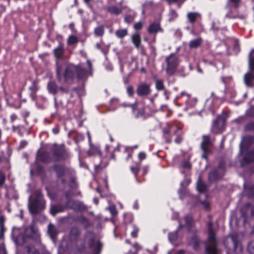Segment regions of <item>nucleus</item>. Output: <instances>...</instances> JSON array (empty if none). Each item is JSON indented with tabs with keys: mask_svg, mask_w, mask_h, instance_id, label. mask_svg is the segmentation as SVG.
Wrapping results in <instances>:
<instances>
[{
	"mask_svg": "<svg viewBox=\"0 0 254 254\" xmlns=\"http://www.w3.org/2000/svg\"><path fill=\"white\" fill-rule=\"evenodd\" d=\"M155 87L158 90H163L164 85L163 81L158 79H155Z\"/></svg>",
	"mask_w": 254,
	"mask_h": 254,
	"instance_id": "37",
	"label": "nucleus"
},
{
	"mask_svg": "<svg viewBox=\"0 0 254 254\" xmlns=\"http://www.w3.org/2000/svg\"><path fill=\"white\" fill-rule=\"evenodd\" d=\"M187 17L190 22L193 23L199 17V14L196 12H189L188 13Z\"/></svg>",
	"mask_w": 254,
	"mask_h": 254,
	"instance_id": "31",
	"label": "nucleus"
},
{
	"mask_svg": "<svg viewBox=\"0 0 254 254\" xmlns=\"http://www.w3.org/2000/svg\"><path fill=\"white\" fill-rule=\"evenodd\" d=\"M90 147L88 152L89 155H99L101 156V153L100 148L97 146L90 145Z\"/></svg>",
	"mask_w": 254,
	"mask_h": 254,
	"instance_id": "22",
	"label": "nucleus"
},
{
	"mask_svg": "<svg viewBox=\"0 0 254 254\" xmlns=\"http://www.w3.org/2000/svg\"><path fill=\"white\" fill-rule=\"evenodd\" d=\"M184 227V225L180 223L177 230H176V231H178V232H179V231L182 229V228H183Z\"/></svg>",
	"mask_w": 254,
	"mask_h": 254,
	"instance_id": "62",
	"label": "nucleus"
},
{
	"mask_svg": "<svg viewBox=\"0 0 254 254\" xmlns=\"http://www.w3.org/2000/svg\"><path fill=\"white\" fill-rule=\"evenodd\" d=\"M78 42L77 38L73 35L70 36L67 40V43L69 45H72Z\"/></svg>",
	"mask_w": 254,
	"mask_h": 254,
	"instance_id": "41",
	"label": "nucleus"
},
{
	"mask_svg": "<svg viewBox=\"0 0 254 254\" xmlns=\"http://www.w3.org/2000/svg\"><path fill=\"white\" fill-rule=\"evenodd\" d=\"M244 78L245 83L247 86H253L252 82L254 79V74L252 72H249L246 73Z\"/></svg>",
	"mask_w": 254,
	"mask_h": 254,
	"instance_id": "18",
	"label": "nucleus"
},
{
	"mask_svg": "<svg viewBox=\"0 0 254 254\" xmlns=\"http://www.w3.org/2000/svg\"><path fill=\"white\" fill-rule=\"evenodd\" d=\"M0 254H6V249L2 245H0Z\"/></svg>",
	"mask_w": 254,
	"mask_h": 254,
	"instance_id": "54",
	"label": "nucleus"
},
{
	"mask_svg": "<svg viewBox=\"0 0 254 254\" xmlns=\"http://www.w3.org/2000/svg\"><path fill=\"white\" fill-rule=\"evenodd\" d=\"M196 189L199 192H204L207 189L206 186L201 181L200 177L197 182Z\"/></svg>",
	"mask_w": 254,
	"mask_h": 254,
	"instance_id": "29",
	"label": "nucleus"
},
{
	"mask_svg": "<svg viewBox=\"0 0 254 254\" xmlns=\"http://www.w3.org/2000/svg\"><path fill=\"white\" fill-rule=\"evenodd\" d=\"M66 207H51L50 213L53 216H56L57 214L64 212ZM73 208L74 210H80L81 207H70Z\"/></svg>",
	"mask_w": 254,
	"mask_h": 254,
	"instance_id": "17",
	"label": "nucleus"
},
{
	"mask_svg": "<svg viewBox=\"0 0 254 254\" xmlns=\"http://www.w3.org/2000/svg\"><path fill=\"white\" fill-rule=\"evenodd\" d=\"M134 16L131 15H127L125 17V21L126 22L129 23L133 21Z\"/></svg>",
	"mask_w": 254,
	"mask_h": 254,
	"instance_id": "47",
	"label": "nucleus"
},
{
	"mask_svg": "<svg viewBox=\"0 0 254 254\" xmlns=\"http://www.w3.org/2000/svg\"><path fill=\"white\" fill-rule=\"evenodd\" d=\"M19 217H20L21 219H23V211L22 209L20 210V213L18 215Z\"/></svg>",
	"mask_w": 254,
	"mask_h": 254,
	"instance_id": "64",
	"label": "nucleus"
},
{
	"mask_svg": "<svg viewBox=\"0 0 254 254\" xmlns=\"http://www.w3.org/2000/svg\"><path fill=\"white\" fill-rule=\"evenodd\" d=\"M178 237V231H174L173 232H170L168 234V239L170 241H176Z\"/></svg>",
	"mask_w": 254,
	"mask_h": 254,
	"instance_id": "39",
	"label": "nucleus"
},
{
	"mask_svg": "<svg viewBox=\"0 0 254 254\" xmlns=\"http://www.w3.org/2000/svg\"><path fill=\"white\" fill-rule=\"evenodd\" d=\"M86 246L90 250H92V254H101L103 247V243L97 238L96 234L93 231H87L83 237V243L77 246V251L80 253H84Z\"/></svg>",
	"mask_w": 254,
	"mask_h": 254,
	"instance_id": "2",
	"label": "nucleus"
},
{
	"mask_svg": "<svg viewBox=\"0 0 254 254\" xmlns=\"http://www.w3.org/2000/svg\"><path fill=\"white\" fill-rule=\"evenodd\" d=\"M137 93L139 96H146L150 92V85L143 83L140 84L136 90Z\"/></svg>",
	"mask_w": 254,
	"mask_h": 254,
	"instance_id": "9",
	"label": "nucleus"
},
{
	"mask_svg": "<svg viewBox=\"0 0 254 254\" xmlns=\"http://www.w3.org/2000/svg\"><path fill=\"white\" fill-rule=\"evenodd\" d=\"M254 140V138L251 136H247L243 138L242 141L240 144V152H242V149L247 145L251 144Z\"/></svg>",
	"mask_w": 254,
	"mask_h": 254,
	"instance_id": "21",
	"label": "nucleus"
},
{
	"mask_svg": "<svg viewBox=\"0 0 254 254\" xmlns=\"http://www.w3.org/2000/svg\"><path fill=\"white\" fill-rule=\"evenodd\" d=\"M74 220L79 222L85 229H88L92 225L89 219L82 215L77 216Z\"/></svg>",
	"mask_w": 254,
	"mask_h": 254,
	"instance_id": "10",
	"label": "nucleus"
},
{
	"mask_svg": "<svg viewBox=\"0 0 254 254\" xmlns=\"http://www.w3.org/2000/svg\"><path fill=\"white\" fill-rule=\"evenodd\" d=\"M133 247L135 249L136 251L137 252L140 249H141V247L138 245L137 243H135L133 245Z\"/></svg>",
	"mask_w": 254,
	"mask_h": 254,
	"instance_id": "57",
	"label": "nucleus"
},
{
	"mask_svg": "<svg viewBox=\"0 0 254 254\" xmlns=\"http://www.w3.org/2000/svg\"><path fill=\"white\" fill-rule=\"evenodd\" d=\"M45 205V204H39L36 201L34 203L32 204L31 205H30L29 206H34V207H36V206H43V205Z\"/></svg>",
	"mask_w": 254,
	"mask_h": 254,
	"instance_id": "60",
	"label": "nucleus"
},
{
	"mask_svg": "<svg viewBox=\"0 0 254 254\" xmlns=\"http://www.w3.org/2000/svg\"><path fill=\"white\" fill-rule=\"evenodd\" d=\"M228 2L231 3L235 7H237L239 4L240 0H228Z\"/></svg>",
	"mask_w": 254,
	"mask_h": 254,
	"instance_id": "50",
	"label": "nucleus"
},
{
	"mask_svg": "<svg viewBox=\"0 0 254 254\" xmlns=\"http://www.w3.org/2000/svg\"><path fill=\"white\" fill-rule=\"evenodd\" d=\"M54 155L57 159H65L68 155L63 147L56 149L54 152Z\"/></svg>",
	"mask_w": 254,
	"mask_h": 254,
	"instance_id": "11",
	"label": "nucleus"
},
{
	"mask_svg": "<svg viewBox=\"0 0 254 254\" xmlns=\"http://www.w3.org/2000/svg\"><path fill=\"white\" fill-rule=\"evenodd\" d=\"M45 207H28L29 212L34 216L40 214Z\"/></svg>",
	"mask_w": 254,
	"mask_h": 254,
	"instance_id": "27",
	"label": "nucleus"
},
{
	"mask_svg": "<svg viewBox=\"0 0 254 254\" xmlns=\"http://www.w3.org/2000/svg\"><path fill=\"white\" fill-rule=\"evenodd\" d=\"M130 170L134 174L135 177H136L138 172L139 171V168L138 167H134L132 166L130 167Z\"/></svg>",
	"mask_w": 254,
	"mask_h": 254,
	"instance_id": "49",
	"label": "nucleus"
},
{
	"mask_svg": "<svg viewBox=\"0 0 254 254\" xmlns=\"http://www.w3.org/2000/svg\"><path fill=\"white\" fill-rule=\"evenodd\" d=\"M80 235V231L77 227L71 228L69 232V238L72 241H76Z\"/></svg>",
	"mask_w": 254,
	"mask_h": 254,
	"instance_id": "16",
	"label": "nucleus"
},
{
	"mask_svg": "<svg viewBox=\"0 0 254 254\" xmlns=\"http://www.w3.org/2000/svg\"><path fill=\"white\" fill-rule=\"evenodd\" d=\"M247 251L250 254H254V240L251 241L248 243Z\"/></svg>",
	"mask_w": 254,
	"mask_h": 254,
	"instance_id": "38",
	"label": "nucleus"
},
{
	"mask_svg": "<svg viewBox=\"0 0 254 254\" xmlns=\"http://www.w3.org/2000/svg\"><path fill=\"white\" fill-rule=\"evenodd\" d=\"M88 69L82 68V64H79L78 66L73 64H63L58 65L57 67V74L59 80L60 82H68L74 76L75 74L78 79H82L85 77L91 69L92 64L90 61H87Z\"/></svg>",
	"mask_w": 254,
	"mask_h": 254,
	"instance_id": "1",
	"label": "nucleus"
},
{
	"mask_svg": "<svg viewBox=\"0 0 254 254\" xmlns=\"http://www.w3.org/2000/svg\"><path fill=\"white\" fill-rule=\"evenodd\" d=\"M94 34L96 36L101 37L104 34V27L103 26L101 25L96 27L94 29Z\"/></svg>",
	"mask_w": 254,
	"mask_h": 254,
	"instance_id": "34",
	"label": "nucleus"
},
{
	"mask_svg": "<svg viewBox=\"0 0 254 254\" xmlns=\"http://www.w3.org/2000/svg\"><path fill=\"white\" fill-rule=\"evenodd\" d=\"M184 219L186 227L189 229H191L194 224L192 216L190 214L187 215L185 216Z\"/></svg>",
	"mask_w": 254,
	"mask_h": 254,
	"instance_id": "23",
	"label": "nucleus"
},
{
	"mask_svg": "<svg viewBox=\"0 0 254 254\" xmlns=\"http://www.w3.org/2000/svg\"><path fill=\"white\" fill-rule=\"evenodd\" d=\"M49 91L52 93H55L56 92V86L54 83L50 82L48 85Z\"/></svg>",
	"mask_w": 254,
	"mask_h": 254,
	"instance_id": "42",
	"label": "nucleus"
},
{
	"mask_svg": "<svg viewBox=\"0 0 254 254\" xmlns=\"http://www.w3.org/2000/svg\"><path fill=\"white\" fill-rule=\"evenodd\" d=\"M224 125V120L221 116L217 117V119L213 123L211 131L214 133H219L223 131Z\"/></svg>",
	"mask_w": 254,
	"mask_h": 254,
	"instance_id": "7",
	"label": "nucleus"
},
{
	"mask_svg": "<svg viewBox=\"0 0 254 254\" xmlns=\"http://www.w3.org/2000/svg\"><path fill=\"white\" fill-rule=\"evenodd\" d=\"M254 53V49H253L249 54V67L252 70H254V57L252 56L253 54Z\"/></svg>",
	"mask_w": 254,
	"mask_h": 254,
	"instance_id": "35",
	"label": "nucleus"
},
{
	"mask_svg": "<svg viewBox=\"0 0 254 254\" xmlns=\"http://www.w3.org/2000/svg\"><path fill=\"white\" fill-rule=\"evenodd\" d=\"M182 166L185 169H190L191 168V164L188 161H184L182 163Z\"/></svg>",
	"mask_w": 254,
	"mask_h": 254,
	"instance_id": "48",
	"label": "nucleus"
},
{
	"mask_svg": "<svg viewBox=\"0 0 254 254\" xmlns=\"http://www.w3.org/2000/svg\"><path fill=\"white\" fill-rule=\"evenodd\" d=\"M246 127L248 129H254V123L248 124Z\"/></svg>",
	"mask_w": 254,
	"mask_h": 254,
	"instance_id": "56",
	"label": "nucleus"
},
{
	"mask_svg": "<svg viewBox=\"0 0 254 254\" xmlns=\"http://www.w3.org/2000/svg\"><path fill=\"white\" fill-rule=\"evenodd\" d=\"M48 231L51 238L54 240L57 238L58 232L56 227L52 224L48 226Z\"/></svg>",
	"mask_w": 254,
	"mask_h": 254,
	"instance_id": "20",
	"label": "nucleus"
},
{
	"mask_svg": "<svg viewBox=\"0 0 254 254\" xmlns=\"http://www.w3.org/2000/svg\"><path fill=\"white\" fill-rule=\"evenodd\" d=\"M208 229V241L210 246H208L205 249V254H217V240L215 233L213 228V223L209 221L207 225Z\"/></svg>",
	"mask_w": 254,
	"mask_h": 254,
	"instance_id": "4",
	"label": "nucleus"
},
{
	"mask_svg": "<svg viewBox=\"0 0 254 254\" xmlns=\"http://www.w3.org/2000/svg\"><path fill=\"white\" fill-rule=\"evenodd\" d=\"M27 254H40L38 250L30 246L27 247Z\"/></svg>",
	"mask_w": 254,
	"mask_h": 254,
	"instance_id": "40",
	"label": "nucleus"
},
{
	"mask_svg": "<svg viewBox=\"0 0 254 254\" xmlns=\"http://www.w3.org/2000/svg\"><path fill=\"white\" fill-rule=\"evenodd\" d=\"M138 158L140 160V161H142V160H144L146 158V154L144 152H140L138 154Z\"/></svg>",
	"mask_w": 254,
	"mask_h": 254,
	"instance_id": "53",
	"label": "nucleus"
},
{
	"mask_svg": "<svg viewBox=\"0 0 254 254\" xmlns=\"http://www.w3.org/2000/svg\"><path fill=\"white\" fill-rule=\"evenodd\" d=\"M131 40L135 47L136 48L139 49L141 43V38L140 35L137 33L132 35L131 36Z\"/></svg>",
	"mask_w": 254,
	"mask_h": 254,
	"instance_id": "24",
	"label": "nucleus"
},
{
	"mask_svg": "<svg viewBox=\"0 0 254 254\" xmlns=\"http://www.w3.org/2000/svg\"><path fill=\"white\" fill-rule=\"evenodd\" d=\"M167 63L166 72L169 75L173 74L176 70L179 64L177 56L173 54L170 55L166 59Z\"/></svg>",
	"mask_w": 254,
	"mask_h": 254,
	"instance_id": "6",
	"label": "nucleus"
},
{
	"mask_svg": "<svg viewBox=\"0 0 254 254\" xmlns=\"http://www.w3.org/2000/svg\"><path fill=\"white\" fill-rule=\"evenodd\" d=\"M27 144V142L26 141H22L20 143V147L21 148L24 147Z\"/></svg>",
	"mask_w": 254,
	"mask_h": 254,
	"instance_id": "63",
	"label": "nucleus"
},
{
	"mask_svg": "<svg viewBox=\"0 0 254 254\" xmlns=\"http://www.w3.org/2000/svg\"><path fill=\"white\" fill-rule=\"evenodd\" d=\"M138 231H139V229H138V228H137L135 226L134 227H133V230L131 232V237L134 238H137V236H138Z\"/></svg>",
	"mask_w": 254,
	"mask_h": 254,
	"instance_id": "45",
	"label": "nucleus"
},
{
	"mask_svg": "<svg viewBox=\"0 0 254 254\" xmlns=\"http://www.w3.org/2000/svg\"><path fill=\"white\" fill-rule=\"evenodd\" d=\"M107 10L112 14L118 15L121 13L122 9L116 6H111L107 8Z\"/></svg>",
	"mask_w": 254,
	"mask_h": 254,
	"instance_id": "32",
	"label": "nucleus"
},
{
	"mask_svg": "<svg viewBox=\"0 0 254 254\" xmlns=\"http://www.w3.org/2000/svg\"><path fill=\"white\" fill-rule=\"evenodd\" d=\"M24 233L28 240H37L39 237L38 230L34 225H31L29 227L26 228Z\"/></svg>",
	"mask_w": 254,
	"mask_h": 254,
	"instance_id": "8",
	"label": "nucleus"
},
{
	"mask_svg": "<svg viewBox=\"0 0 254 254\" xmlns=\"http://www.w3.org/2000/svg\"><path fill=\"white\" fill-rule=\"evenodd\" d=\"M5 176L4 174L0 171V186H1L4 182Z\"/></svg>",
	"mask_w": 254,
	"mask_h": 254,
	"instance_id": "51",
	"label": "nucleus"
},
{
	"mask_svg": "<svg viewBox=\"0 0 254 254\" xmlns=\"http://www.w3.org/2000/svg\"><path fill=\"white\" fill-rule=\"evenodd\" d=\"M209 180L210 181H214L217 179L216 172L213 171L209 173L208 176Z\"/></svg>",
	"mask_w": 254,
	"mask_h": 254,
	"instance_id": "44",
	"label": "nucleus"
},
{
	"mask_svg": "<svg viewBox=\"0 0 254 254\" xmlns=\"http://www.w3.org/2000/svg\"><path fill=\"white\" fill-rule=\"evenodd\" d=\"M54 53L56 58H61L64 54V49L62 46H59L54 50Z\"/></svg>",
	"mask_w": 254,
	"mask_h": 254,
	"instance_id": "30",
	"label": "nucleus"
},
{
	"mask_svg": "<svg viewBox=\"0 0 254 254\" xmlns=\"http://www.w3.org/2000/svg\"><path fill=\"white\" fill-rule=\"evenodd\" d=\"M244 193L248 197H254V185L252 184H246L244 185Z\"/></svg>",
	"mask_w": 254,
	"mask_h": 254,
	"instance_id": "12",
	"label": "nucleus"
},
{
	"mask_svg": "<svg viewBox=\"0 0 254 254\" xmlns=\"http://www.w3.org/2000/svg\"><path fill=\"white\" fill-rule=\"evenodd\" d=\"M161 31L162 29L160 27V24L158 23H152L147 28V31L149 34L156 33Z\"/></svg>",
	"mask_w": 254,
	"mask_h": 254,
	"instance_id": "15",
	"label": "nucleus"
},
{
	"mask_svg": "<svg viewBox=\"0 0 254 254\" xmlns=\"http://www.w3.org/2000/svg\"><path fill=\"white\" fill-rule=\"evenodd\" d=\"M170 14L172 16L173 19H175L177 17V14L176 11L172 10L170 12Z\"/></svg>",
	"mask_w": 254,
	"mask_h": 254,
	"instance_id": "58",
	"label": "nucleus"
},
{
	"mask_svg": "<svg viewBox=\"0 0 254 254\" xmlns=\"http://www.w3.org/2000/svg\"><path fill=\"white\" fill-rule=\"evenodd\" d=\"M191 241L192 243L193 249L194 250H197L200 243L199 239L197 236H195L192 237Z\"/></svg>",
	"mask_w": 254,
	"mask_h": 254,
	"instance_id": "33",
	"label": "nucleus"
},
{
	"mask_svg": "<svg viewBox=\"0 0 254 254\" xmlns=\"http://www.w3.org/2000/svg\"><path fill=\"white\" fill-rule=\"evenodd\" d=\"M202 42V39L198 38L196 39L190 41L189 44V46L190 49H194L200 46Z\"/></svg>",
	"mask_w": 254,
	"mask_h": 254,
	"instance_id": "26",
	"label": "nucleus"
},
{
	"mask_svg": "<svg viewBox=\"0 0 254 254\" xmlns=\"http://www.w3.org/2000/svg\"><path fill=\"white\" fill-rule=\"evenodd\" d=\"M182 140V137L179 135L177 136V137H176V138L175 139V142L177 143H179L181 142Z\"/></svg>",
	"mask_w": 254,
	"mask_h": 254,
	"instance_id": "59",
	"label": "nucleus"
},
{
	"mask_svg": "<svg viewBox=\"0 0 254 254\" xmlns=\"http://www.w3.org/2000/svg\"><path fill=\"white\" fill-rule=\"evenodd\" d=\"M128 34V31L127 29H118L115 33V35L117 37L122 39L126 36Z\"/></svg>",
	"mask_w": 254,
	"mask_h": 254,
	"instance_id": "28",
	"label": "nucleus"
},
{
	"mask_svg": "<svg viewBox=\"0 0 254 254\" xmlns=\"http://www.w3.org/2000/svg\"><path fill=\"white\" fill-rule=\"evenodd\" d=\"M244 161L246 162H249L254 160V150H249L244 157Z\"/></svg>",
	"mask_w": 254,
	"mask_h": 254,
	"instance_id": "25",
	"label": "nucleus"
},
{
	"mask_svg": "<svg viewBox=\"0 0 254 254\" xmlns=\"http://www.w3.org/2000/svg\"><path fill=\"white\" fill-rule=\"evenodd\" d=\"M127 92L129 96H132L133 94L134 90L132 86H128L127 88Z\"/></svg>",
	"mask_w": 254,
	"mask_h": 254,
	"instance_id": "52",
	"label": "nucleus"
},
{
	"mask_svg": "<svg viewBox=\"0 0 254 254\" xmlns=\"http://www.w3.org/2000/svg\"><path fill=\"white\" fill-rule=\"evenodd\" d=\"M251 208L250 212L251 216H254V207H241V213L242 217L243 218L244 224H246L247 222V212L249 211V208Z\"/></svg>",
	"mask_w": 254,
	"mask_h": 254,
	"instance_id": "13",
	"label": "nucleus"
},
{
	"mask_svg": "<svg viewBox=\"0 0 254 254\" xmlns=\"http://www.w3.org/2000/svg\"><path fill=\"white\" fill-rule=\"evenodd\" d=\"M214 139L209 135H204L202 136V140L201 143V148L203 153L202 158H207V155L211 152V147L213 145Z\"/></svg>",
	"mask_w": 254,
	"mask_h": 254,
	"instance_id": "5",
	"label": "nucleus"
},
{
	"mask_svg": "<svg viewBox=\"0 0 254 254\" xmlns=\"http://www.w3.org/2000/svg\"><path fill=\"white\" fill-rule=\"evenodd\" d=\"M107 209L110 211L113 217L116 216L118 213L116 207H107Z\"/></svg>",
	"mask_w": 254,
	"mask_h": 254,
	"instance_id": "43",
	"label": "nucleus"
},
{
	"mask_svg": "<svg viewBox=\"0 0 254 254\" xmlns=\"http://www.w3.org/2000/svg\"><path fill=\"white\" fill-rule=\"evenodd\" d=\"M187 96L188 97V99L186 101L187 105L190 107H193L197 102L196 99L190 97L189 95H187Z\"/></svg>",
	"mask_w": 254,
	"mask_h": 254,
	"instance_id": "36",
	"label": "nucleus"
},
{
	"mask_svg": "<svg viewBox=\"0 0 254 254\" xmlns=\"http://www.w3.org/2000/svg\"><path fill=\"white\" fill-rule=\"evenodd\" d=\"M143 23L140 21L135 23L133 27L135 30H139L141 29L142 26H143Z\"/></svg>",
	"mask_w": 254,
	"mask_h": 254,
	"instance_id": "46",
	"label": "nucleus"
},
{
	"mask_svg": "<svg viewBox=\"0 0 254 254\" xmlns=\"http://www.w3.org/2000/svg\"><path fill=\"white\" fill-rule=\"evenodd\" d=\"M28 239L25 233H20L15 239V242L17 245L22 246L27 243Z\"/></svg>",
	"mask_w": 254,
	"mask_h": 254,
	"instance_id": "14",
	"label": "nucleus"
},
{
	"mask_svg": "<svg viewBox=\"0 0 254 254\" xmlns=\"http://www.w3.org/2000/svg\"><path fill=\"white\" fill-rule=\"evenodd\" d=\"M54 168L56 172L57 176L59 178H61L64 175H66L68 172V170L67 169H65L62 166H55Z\"/></svg>",
	"mask_w": 254,
	"mask_h": 254,
	"instance_id": "19",
	"label": "nucleus"
},
{
	"mask_svg": "<svg viewBox=\"0 0 254 254\" xmlns=\"http://www.w3.org/2000/svg\"><path fill=\"white\" fill-rule=\"evenodd\" d=\"M224 245L228 250H231L232 246L233 251L236 254L241 253L243 251L242 244L240 241L238 234L236 232L228 235L224 241Z\"/></svg>",
	"mask_w": 254,
	"mask_h": 254,
	"instance_id": "3",
	"label": "nucleus"
},
{
	"mask_svg": "<svg viewBox=\"0 0 254 254\" xmlns=\"http://www.w3.org/2000/svg\"><path fill=\"white\" fill-rule=\"evenodd\" d=\"M17 116L15 114H12L10 116V119L12 122H13L15 120L17 119Z\"/></svg>",
	"mask_w": 254,
	"mask_h": 254,
	"instance_id": "61",
	"label": "nucleus"
},
{
	"mask_svg": "<svg viewBox=\"0 0 254 254\" xmlns=\"http://www.w3.org/2000/svg\"><path fill=\"white\" fill-rule=\"evenodd\" d=\"M49 156V154L48 153H44L42 157V159L43 162H48L49 161L48 160L46 159V157H47Z\"/></svg>",
	"mask_w": 254,
	"mask_h": 254,
	"instance_id": "55",
	"label": "nucleus"
}]
</instances>
